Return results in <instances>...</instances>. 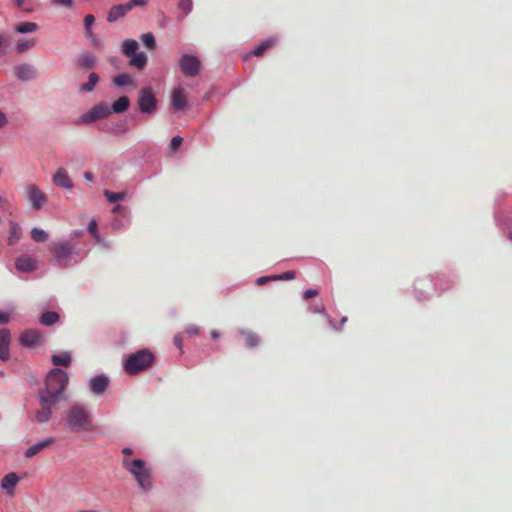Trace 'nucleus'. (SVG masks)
<instances>
[{"label":"nucleus","mask_w":512,"mask_h":512,"mask_svg":"<svg viewBox=\"0 0 512 512\" xmlns=\"http://www.w3.org/2000/svg\"><path fill=\"white\" fill-rule=\"evenodd\" d=\"M68 382V374L59 368H54L47 374L45 387L39 391V394L58 402L65 400L64 391Z\"/></svg>","instance_id":"1"},{"label":"nucleus","mask_w":512,"mask_h":512,"mask_svg":"<svg viewBox=\"0 0 512 512\" xmlns=\"http://www.w3.org/2000/svg\"><path fill=\"white\" fill-rule=\"evenodd\" d=\"M68 428L73 432L93 430L92 418L88 410L81 405H73L66 412Z\"/></svg>","instance_id":"2"},{"label":"nucleus","mask_w":512,"mask_h":512,"mask_svg":"<svg viewBox=\"0 0 512 512\" xmlns=\"http://www.w3.org/2000/svg\"><path fill=\"white\" fill-rule=\"evenodd\" d=\"M123 467L130 472L135 480L137 481L140 488L144 491H149L152 488V475L149 468L146 467V464L141 459H123L122 461Z\"/></svg>","instance_id":"3"},{"label":"nucleus","mask_w":512,"mask_h":512,"mask_svg":"<svg viewBox=\"0 0 512 512\" xmlns=\"http://www.w3.org/2000/svg\"><path fill=\"white\" fill-rule=\"evenodd\" d=\"M153 360L154 355L149 350H139L127 358L124 369L130 375L137 374L149 368Z\"/></svg>","instance_id":"4"},{"label":"nucleus","mask_w":512,"mask_h":512,"mask_svg":"<svg viewBox=\"0 0 512 512\" xmlns=\"http://www.w3.org/2000/svg\"><path fill=\"white\" fill-rule=\"evenodd\" d=\"M138 42L132 39L123 41L121 51L129 57V65L137 70H143L147 64V56L143 52H137Z\"/></svg>","instance_id":"5"},{"label":"nucleus","mask_w":512,"mask_h":512,"mask_svg":"<svg viewBox=\"0 0 512 512\" xmlns=\"http://www.w3.org/2000/svg\"><path fill=\"white\" fill-rule=\"evenodd\" d=\"M26 198L30 203V206L33 210H40L47 203L48 197L45 192H43L38 186L35 184H28L25 187Z\"/></svg>","instance_id":"6"},{"label":"nucleus","mask_w":512,"mask_h":512,"mask_svg":"<svg viewBox=\"0 0 512 512\" xmlns=\"http://www.w3.org/2000/svg\"><path fill=\"white\" fill-rule=\"evenodd\" d=\"M146 3V0H130L126 4L114 5L108 11L107 21L110 23H114L118 21L120 18L124 17L133 7L145 6Z\"/></svg>","instance_id":"7"},{"label":"nucleus","mask_w":512,"mask_h":512,"mask_svg":"<svg viewBox=\"0 0 512 512\" xmlns=\"http://www.w3.org/2000/svg\"><path fill=\"white\" fill-rule=\"evenodd\" d=\"M138 106L142 113L152 114L157 109V99L150 87H144L139 91Z\"/></svg>","instance_id":"8"},{"label":"nucleus","mask_w":512,"mask_h":512,"mask_svg":"<svg viewBox=\"0 0 512 512\" xmlns=\"http://www.w3.org/2000/svg\"><path fill=\"white\" fill-rule=\"evenodd\" d=\"M40 409L35 413V419L39 423H46L49 421L53 409L56 407L58 401L48 398L39 394Z\"/></svg>","instance_id":"9"},{"label":"nucleus","mask_w":512,"mask_h":512,"mask_svg":"<svg viewBox=\"0 0 512 512\" xmlns=\"http://www.w3.org/2000/svg\"><path fill=\"white\" fill-rule=\"evenodd\" d=\"M181 71L190 77H194L199 74L201 68L200 60L193 55L184 54L179 61Z\"/></svg>","instance_id":"10"},{"label":"nucleus","mask_w":512,"mask_h":512,"mask_svg":"<svg viewBox=\"0 0 512 512\" xmlns=\"http://www.w3.org/2000/svg\"><path fill=\"white\" fill-rule=\"evenodd\" d=\"M111 114V109L106 103H99L92 107L88 112L81 116L82 123H92L98 119H103Z\"/></svg>","instance_id":"11"},{"label":"nucleus","mask_w":512,"mask_h":512,"mask_svg":"<svg viewBox=\"0 0 512 512\" xmlns=\"http://www.w3.org/2000/svg\"><path fill=\"white\" fill-rule=\"evenodd\" d=\"M49 249L57 260H62L72 255L74 245L70 241L53 242L50 244Z\"/></svg>","instance_id":"12"},{"label":"nucleus","mask_w":512,"mask_h":512,"mask_svg":"<svg viewBox=\"0 0 512 512\" xmlns=\"http://www.w3.org/2000/svg\"><path fill=\"white\" fill-rule=\"evenodd\" d=\"M171 106L178 111H184L188 107V95L182 87H177L172 90Z\"/></svg>","instance_id":"13"},{"label":"nucleus","mask_w":512,"mask_h":512,"mask_svg":"<svg viewBox=\"0 0 512 512\" xmlns=\"http://www.w3.org/2000/svg\"><path fill=\"white\" fill-rule=\"evenodd\" d=\"M14 73L18 79L28 81L36 78L37 73L33 66L29 64H21L14 68Z\"/></svg>","instance_id":"14"},{"label":"nucleus","mask_w":512,"mask_h":512,"mask_svg":"<svg viewBox=\"0 0 512 512\" xmlns=\"http://www.w3.org/2000/svg\"><path fill=\"white\" fill-rule=\"evenodd\" d=\"M53 182L56 186L61 187L63 189L73 188V182L69 177L68 173L66 172V170L63 168H59L53 175Z\"/></svg>","instance_id":"15"},{"label":"nucleus","mask_w":512,"mask_h":512,"mask_svg":"<svg viewBox=\"0 0 512 512\" xmlns=\"http://www.w3.org/2000/svg\"><path fill=\"white\" fill-rule=\"evenodd\" d=\"M109 379L107 376L101 374L93 377L90 380V389L95 394H102L108 387Z\"/></svg>","instance_id":"16"},{"label":"nucleus","mask_w":512,"mask_h":512,"mask_svg":"<svg viewBox=\"0 0 512 512\" xmlns=\"http://www.w3.org/2000/svg\"><path fill=\"white\" fill-rule=\"evenodd\" d=\"M10 332L7 329L0 330V359L6 361L9 359Z\"/></svg>","instance_id":"17"},{"label":"nucleus","mask_w":512,"mask_h":512,"mask_svg":"<svg viewBox=\"0 0 512 512\" xmlns=\"http://www.w3.org/2000/svg\"><path fill=\"white\" fill-rule=\"evenodd\" d=\"M19 481V476L14 472H10L6 474L1 480V488L5 490L10 496H12L14 494V488Z\"/></svg>","instance_id":"18"},{"label":"nucleus","mask_w":512,"mask_h":512,"mask_svg":"<svg viewBox=\"0 0 512 512\" xmlns=\"http://www.w3.org/2000/svg\"><path fill=\"white\" fill-rule=\"evenodd\" d=\"M41 335L34 330H27L20 336V342L23 346L33 347L40 343Z\"/></svg>","instance_id":"19"},{"label":"nucleus","mask_w":512,"mask_h":512,"mask_svg":"<svg viewBox=\"0 0 512 512\" xmlns=\"http://www.w3.org/2000/svg\"><path fill=\"white\" fill-rule=\"evenodd\" d=\"M54 442H55V439L53 437H48L45 440H42V441L30 446L26 450L25 456L27 458H32V457L36 456L43 449L51 446Z\"/></svg>","instance_id":"20"},{"label":"nucleus","mask_w":512,"mask_h":512,"mask_svg":"<svg viewBox=\"0 0 512 512\" xmlns=\"http://www.w3.org/2000/svg\"><path fill=\"white\" fill-rule=\"evenodd\" d=\"M97 59L91 53H82L76 59V64L81 68L92 69L96 66Z\"/></svg>","instance_id":"21"},{"label":"nucleus","mask_w":512,"mask_h":512,"mask_svg":"<svg viewBox=\"0 0 512 512\" xmlns=\"http://www.w3.org/2000/svg\"><path fill=\"white\" fill-rule=\"evenodd\" d=\"M276 38L270 37L264 40L261 44H259L257 47L254 48V50L251 51L250 55L260 57L262 56L267 50L274 47L276 44Z\"/></svg>","instance_id":"22"},{"label":"nucleus","mask_w":512,"mask_h":512,"mask_svg":"<svg viewBox=\"0 0 512 512\" xmlns=\"http://www.w3.org/2000/svg\"><path fill=\"white\" fill-rule=\"evenodd\" d=\"M16 268L22 272H29L35 269V262L29 256H21L16 260Z\"/></svg>","instance_id":"23"},{"label":"nucleus","mask_w":512,"mask_h":512,"mask_svg":"<svg viewBox=\"0 0 512 512\" xmlns=\"http://www.w3.org/2000/svg\"><path fill=\"white\" fill-rule=\"evenodd\" d=\"M113 83L116 86L122 87V86H132L133 88L136 87V83L133 79V77L128 73H121L113 78Z\"/></svg>","instance_id":"24"},{"label":"nucleus","mask_w":512,"mask_h":512,"mask_svg":"<svg viewBox=\"0 0 512 512\" xmlns=\"http://www.w3.org/2000/svg\"><path fill=\"white\" fill-rule=\"evenodd\" d=\"M130 106V100L127 96H121L118 98L110 107L111 112L114 113H123L128 110Z\"/></svg>","instance_id":"25"},{"label":"nucleus","mask_w":512,"mask_h":512,"mask_svg":"<svg viewBox=\"0 0 512 512\" xmlns=\"http://www.w3.org/2000/svg\"><path fill=\"white\" fill-rule=\"evenodd\" d=\"M51 361L55 366L68 367L71 363V356L68 352H64L60 355H53Z\"/></svg>","instance_id":"26"},{"label":"nucleus","mask_w":512,"mask_h":512,"mask_svg":"<svg viewBox=\"0 0 512 512\" xmlns=\"http://www.w3.org/2000/svg\"><path fill=\"white\" fill-rule=\"evenodd\" d=\"M59 315L54 311H48L41 315L40 323L45 326H50L58 322Z\"/></svg>","instance_id":"27"},{"label":"nucleus","mask_w":512,"mask_h":512,"mask_svg":"<svg viewBox=\"0 0 512 512\" xmlns=\"http://www.w3.org/2000/svg\"><path fill=\"white\" fill-rule=\"evenodd\" d=\"M99 81L98 74L92 72L89 75L88 82L81 85L80 90L82 92H91L94 90L95 86L97 85Z\"/></svg>","instance_id":"28"},{"label":"nucleus","mask_w":512,"mask_h":512,"mask_svg":"<svg viewBox=\"0 0 512 512\" xmlns=\"http://www.w3.org/2000/svg\"><path fill=\"white\" fill-rule=\"evenodd\" d=\"M38 29V25L34 22H23L16 25L15 30L19 33H32Z\"/></svg>","instance_id":"29"},{"label":"nucleus","mask_w":512,"mask_h":512,"mask_svg":"<svg viewBox=\"0 0 512 512\" xmlns=\"http://www.w3.org/2000/svg\"><path fill=\"white\" fill-rule=\"evenodd\" d=\"M127 193L125 191L122 192H112L109 190L104 191V196L110 203H115L120 200H123L126 197Z\"/></svg>","instance_id":"30"},{"label":"nucleus","mask_w":512,"mask_h":512,"mask_svg":"<svg viewBox=\"0 0 512 512\" xmlns=\"http://www.w3.org/2000/svg\"><path fill=\"white\" fill-rule=\"evenodd\" d=\"M31 237L35 242H45L48 239V234L39 228H33L31 231Z\"/></svg>","instance_id":"31"},{"label":"nucleus","mask_w":512,"mask_h":512,"mask_svg":"<svg viewBox=\"0 0 512 512\" xmlns=\"http://www.w3.org/2000/svg\"><path fill=\"white\" fill-rule=\"evenodd\" d=\"M245 335V345L249 348L256 347L259 343L258 336L253 332H244Z\"/></svg>","instance_id":"32"},{"label":"nucleus","mask_w":512,"mask_h":512,"mask_svg":"<svg viewBox=\"0 0 512 512\" xmlns=\"http://www.w3.org/2000/svg\"><path fill=\"white\" fill-rule=\"evenodd\" d=\"M20 238V228L16 224H12L10 228V235L8 238V242L10 245H13Z\"/></svg>","instance_id":"33"},{"label":"nucleus","mask_w":512,"mask_h":512,"mask_svg":"<svg viewBox=\"0 0 512 512\" xmlns=\"http://www.w3.org/2000/svg\"><path fill=\"white\" fill-rule=\"evenodd\" d=\"M142 41L144 45L149 48L150 50H153L156 47V41L151 33H146L142 35Z\"/></svg>","instance_id":"34"},{"label":"nucleus","mask_w":512,"mask_h":512,"mask_svg":"<svg viewBox=\"0 0 512 512\" xmlns=\"http://www.w3.org/2000/svg\"><path fill=\"white\" fill-rule=\"evenodd\" d=\"M34 45H35L34 40L20 41L17 43L16 49H17L18 53H23L26 50L32 48Z\"/></svg>","instance_id":"35"},{"label":"nucleus","mask_w":512,"mask_h":512,"mask_svg":"<svg viewBox=\"0 0 512 512\" xmlns=\"http://www.w3.org/2000/svg\"><path fill=\"white\" fill-rule=\"evenodd\" d=\"M192 7V0H179L178 8L183 11L184 15L189 14L192 11Z\"/></svg>","instance_id":"36"},{"label":"nucleus","mask_w":512,"mask_h":512,"mask_svg":"<svg viewBox=\"0 0 512 512\" xmlns=\"http://www.w3.org/2000/svg\"><path fill=\"white\" fill-rule=\"evenodd\" d=\"M85 34H86L87 38L90 39L91 44H92L93 47L98 48V49H101L103 47L102 41L99 40L96 37V35L94 34L93 30H91L90 33L89 32H85Z\"/></svg>","instance_id":"37"},{"label":"nucleus","mask_w":512,"mask_h":512,"mask_svg":"<svg viewBox=\"0 0 512 512\" xmlns=\"http://www.w3.org/2000/svg\"><path fill=\"white\" fill-rule=\"evenodd\" d=\"M296 276V273L294 271H287L280 275L273 276V280H292Z\"/></svg>","instance_id":"38"},{"label":"nucleus","mask_w":512,"mask_h":512,"mask_svg":"<svg viewBox=\"0 0 512 512\" xmlns=\"http://www.w3.org/2000/svg\"><path fill=\"white\" fill-rule=\"evenodd\" d=\"M95 22V17L92 14H88L84 18V26H85V32H89L92 30L91 26Z\"/></svg>","instance_id":"39"},{"label":"nucleus","mask_w":512,"mask_h":512,"mask_svg":"<svg viewBox=\"0 0 512 512\" xmlns=\"http://www.w3.org/2000/svg\"><path fill=\"white\" fill-rule=\"evenodd\" d=\"M182 142L183 138L181 136H175L172 138L169 147L172 151H176L181 146Z\"/></svg>","instance_id":"40"},{"label":"nucleus","mask_w":512,"mask_h":512,"mask_svg":"<svg viewBox=\"0 0 512 512\" xmlns=\"http://www.w3.org/2000/svg\"><path fill=\"white\" fill-rule=\"evenodd\" d=\"M199 330H200V328H199L197 325H195V324H191V325H189V326L186 328L185 332H186L188 335L192 336V335H197V334L199 333Z\"/></svg>","instance_id":"41"},{"label":"nucleus","mask_w":512,"mask_h":512,"mask_svg":"<svg viewBox=\"0 0 512 512\" xmlns=\"http://www.w3.org/2000/svg\"><path fill=\"white\" fill-rule=\"evenodd\" d=\"M52 3L58 6H64L68 8L72 7L73 5L72 0H53Z\"/></svg>","instance_id":"42"},{"label":"nucleus","mask_w":512,"mask_h":512,"mask_svg":"<svg viewBox=\"0 0 512 512\" xmlns=\"http://www.w3.org/2000/svg\"><path fill=\"white\" fill-rule=\"evenodd\" d=\"M317 295H318V291L317 290H315V289H308V290H306L304 292L303 298L304 299H310V298L315 297Z\"/></svg>","instance_id":"43"},{"label":"nucleus","mask_w":512,"mask_h":512,"mask_svg":"<svg viewBox=\"0 0 512 512\" xmlns=\"http://www.w3.org/2000/svg\"><path fill=\"white\" fill-rule=\"evenodd\" d=\"M174 344L176 345L177 348L179 349H182V346H183V337L180 335V334H176L174 336Z\"/></svg>","instance_id":"44"},{"label":"nucleus","mask_w":512,"mask_h":512,"mask_svg":"<svg viewBox=\"0 0 512 512\" xmlns=\"http://www.w3.org/2000/svg\"><path fill=\"white\" fill-rule=\"evenodd\" d=\"M88 232L95 235L97 232V222L92 220L88 225Z\"/></svg>","instance_id":"45"},{"label":"nucleus","mask_w":512,"mask_h":512,"mask_svg":"<svg viewBox=\"0 0 512 512\" xmlns=\"http://www.w3.org/2000/svg\"><path fill=\"white\" fill-rule=\"evenodd\" d=\"M270 280H273V277H267V276H263V277H259L257 280H256V283L258 285H263L265 284L266 282L270 281Z\"/></svg>","instance_id":"46"},{"label":"nucleus","mask_w":512,"mask_h":512,"mask_svg":"<svg viewBox=\"0 0 512 512\" xmlns=\"http://www.w3.org/2000/svg\"><path fill=\"white\" fill-rule=\"evenodd\" d=\"M324 310H325V307L322 303L315 305L313 308L314 313H322V312H324Z\"/></svg>","instance_id":"47"},{"label":"nucleus","mask_w":512,"mask_h":512,"mask_svg":"<svg viewBox=\"0 0 512 512\" xmlns=\"http://www.w3.org/2000/svg\"><path fill=\"white\" fill-rule=\"evenodd\" d=\"M7 118L6 115L0 111V128L4 127L7 124Z\"/></svg>","instance_id":"48"},{"label":"nucleus","mask_w":512,"mask_h":512,"mask_svg":"<svg viewBox=\"0 0 512 512\" xmlns=\"http://www.w3.org/2000/svg\"><path fill=\"white\" fill-rule=\"evenodd\" d=\"M9 321V315L6 313L0 312V323L5 324Z\"/></svg>","instance_id":"49"},{"label":"nucleus","mask_w":512,"mask_h":512,"mask_svg":"<svg viewBox=\"0 0 512 512\" xmlns=\"http://www.w3.org/2000/svg\"><path fill=\"white\" fill-rule=\"evenodd\" d=\"M122 453L124 455H132L133 454V450L129 447H125L123 450H122Z\"/></svg>","instance_id":"50"},{"label":"nucleus","mask_w":512,"mask_h":512,"mask_svg":"<svg viewBox=\"0 0 512 512\" xmlns=\"http://www.w3.org/2000/svg\"><path fill=\"white\" fill-rule=\"evenodd\" d=\"M84 177L88 181H92L93 180V175L90 172H85L84 173Z\"/></svg>","instance_id":"51"},{"label":"nucleus","mask_w":512,"mask_h":512,"mask_svg":"<svg viewBox=\"0 0 512 512\" xmlns=\"http://www.w3.org/2000/svg\"><path fill=\"white\" fill-rule=\"evenodd\" d=\"M219 336H220V333L217 330H212L211 331V337L213 339H217Z\"/></svg>","instance_id":"52"},{"label":"nucleus","mask_w":512,"mask_h":512,"mask_svg":"<svg viewBox=\"0 0 512 512\" xmlns=\"http://www.w3.org/2000/svg\"><path fill=\"white\" fill-rule=\"evenodd\" d=\"M122 206L121 205H116L113 209H112V212L113 213H119L121 210H122Z\"/></svg>","instance_id":"53"},{"label":"nucleus","mask_w":512,"mask_h":512,"mask_svg":"<svg viewBox=\"0 0 512 512\" xmlns=\"http://www.w3.org/2000/svg\"><path fill=\"white\" fill-rule=\"evenodd\" d=\"M15 2L18 7H22L24 4V0H15Z\"/></svg>","instance_id":"54"},{"label":"nucleus","mask_w":512,"mask_h":512,"mask_svg":"<svg viewBox=\"0 0 512 512\" xmlns=\"http://www.w3.org/2000/svg\"><path fill=\"white\" fill-rule=\"evenodd\" d=\"M7 201L2 197L0 196V207H4V204L6 203Z\"/></svg>","instance_id":"55"},{"label":"nucleus","mask_w":512,"mask_h":512,"mask_svg":"<svg viewBox=\"0 0 512 512\" xmlns=\"http://www.w3.org/2000/svg\"><path fill=\"white\" fill-rule=\"evenodd\" d=\"M6 42V39L4 36L0 35V46Z\"/></svg>","instance_id":"56"},{"label":"nucleus","mask_w":512,"mask_h":512,"mask_svg":"<svg viewBox=\"0 0 512 512\" xmlns=\"http://www.w3.org/2000/svg\"><path fill=\"white\" fill-rule=\"evenodd\" d=\"M346 321H347V318H346V317H344V318H342L341 323L343 324V323H345Z\"/></svg>","instance_id":"57"},{"label":"nucleus","mask_w":512,"mask_h":512,"mask_svg":"<svg viewBox=\"0 0 512 512\" xmlns=\"http://www.w3.org/2000/svg\"><path fill=\"white\" fill-rule=\"evenodd\" d=\"M509 238L512 240V231L509 233Z\"/></svg>","instance_id":"58"}]
</instances>
